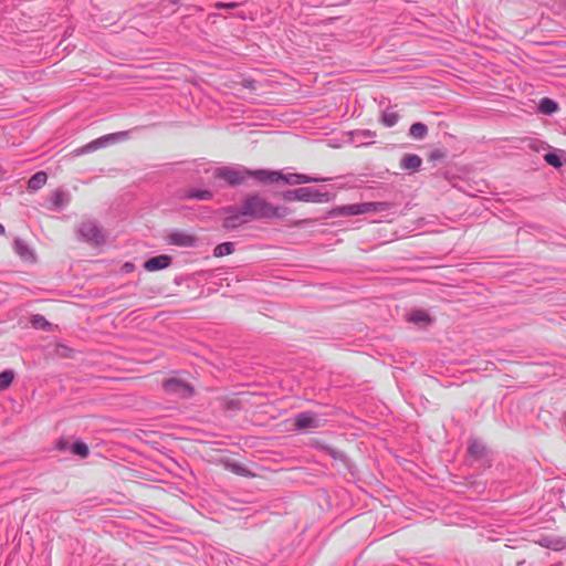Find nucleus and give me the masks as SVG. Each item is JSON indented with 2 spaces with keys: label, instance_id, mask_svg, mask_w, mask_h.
I'll return each mask as SVG.
<instances>
[{
  "label": "nucleus",
  "instance_id": "35",
  "mask_svg": "<svg viewBox=\"0 0 566 566\" xmlns=\"http://www.w3.org/2000/svg\"><path fill=\"white\" fill-rule=\"evenodd\" d=\"M6 233L4 227L0 223V235H3Z\"/></svg>",
  "mask_w": 566,
  "mask_h": 566
},
{
  "label": "nucleus",
  "instance_id": "26",
  "mask_svg": "<svg viewBox=\"0 0 566 566\" xmlns=\"http://www.w3.org/2000/svg\"><path fill=\"white\" fill-rule=\"evenodd\" d=\"M14 379L13 370L7 369L0 373V390H6Z\"/></svg>",
  "mask_w": 566,
  "mask_h": 566
},
{
  "label": "nucleus",
  "instance_id": "32",
  "mask_svg": "<svg viewBox=\"0 0 566 566\" xmlns=\"http://www.w3.org/2000/svg\"><path fill=\"white\" fill-rule=\"evenodd\" d=\"M409 321L410 322H415V323L427 322V321H429V316H428L427 313H424L422 311H416V312L410 314Z\"/></svg>",
  "mask_w": 566,
  "mask_h": 566
},
{
  "label": "nucleus",
  "instance_id": "12",
  "mask_svg": "<svg viewBox=\"0 0 566 566\" xmlns=\"http://www.w3.org/2000/svg\"><path fill=\"white\" fill-rule=\"evenodd\" d=\"M49 201H50V205H51V209H53V210H61V209L65 208L70 203L71 196L65 190L56 189L50 196Z\"/></svg>",
  "mask_w": 566,
  "mask_h": 566
},
{
  "label": "nucleus",
  "instance_id": "27",
  "mask_svg": "<svg viewBox=\"0 0 566 566\" xmlns=\"http://www.w3.org/2000/svg\"><path fill=\"white\" fill-rule=\"evenodd\" d=\"M399 116L396 112L385 111L381 115V122L386 127H392L397 124Z\"/></svg>",
  "mask_w": 566,
  "mask_h": 566
},
{
  "label": "nucleus",
  "instance_id": "1",
  "mask_svg": "<svg viewBox=\"0 0 566 566\" xmlns=\"http://www.w3.org/2000/svg\"><path fill=\"white\" fill-rule=\"evenodd\" d=\"M243 213L249 220L271 219L280 216L279 208L259 193H249L241 201Z\"/></svg>",
  "mask_w": 566,
  "mask_h": 566
},
{
  "label": "nucleus",
  "instance_id": "22",
  "mask_svg": "<svg viewBox=\"0 0 566 566\" xmlns=\"http://www.w3.org/2000/svg\"><path fill=\"white\" fill-rule=\"evenodd\" d=\"M428 134V127L423 123H415L409 128V135L415 139H423Z\"/></svg>",
  "mask_w": 566,
  "mask_h": 566
},
{
  "label": "nucleus",
  "instance_id": "3",
  "mask_svg": "<svg viewBox=\"0 0 566 566\" xmlns=\"http://www.w3.org/2000/svg\"><path fill=\"white\" fill-rule=\"evenodd\" d=\"M80 239L92 245H99L105 242L103 229L95 220H84L77 227Z\"/></svg>",
  "mask_w": 566,
  "mask_h": 566
},
{
  "label": "nucleus",
  "instance_id": "28",
  "mask_svg": "<svg viewBox=\"0 0 566 566\" xmlns=\"http://www.w3.org/2000/svg\"><path fill=\"white\" fill-rule=\"evenodd\" d=\"M72 452L81 458H86L88 455V447L83 441H76L71 447Z\"/></svg>",
  "mask_w": 566,
  "mask_h": 566
},
{
  "label": "nucleus",
  "instance_id": "30",
  "mask_svg": "<svg viewBox=\"0 0 566 566\" xmlns=\"http://www.w3.org/2000/svg\"><path fill=\"white\" fill-rule=\"evenodd\" d=\"M229 469H230L233 473H235V474H238V475H241V476H248V475H250L249 470H248L247 468H244V467H243L242 464H240V463H231V464H229Z\"/></svg>",
  "mask_w": 566,
  "mask_h": 566
},
{
  "label": "nucleus",
  "instance_id": "17",
  "mask_svg": "<svg viewBox=\"0 0 566 566\" xmlns=\"http://www.w3.org/2000/svg\"><path fill=\"white\" fill-rule=\"evenodd\" d=\"M15 253L25 261L34 260V254L29 245L22 239L14 240Z\"/></svg>",
  "mask_w": 566,
  "mask_h": 566
},
{
  "label": "nucleus",
  "instance_id": "25",
  "mask_svg": "<svg viewBox=\"0 0 566 566\" xmlns=\"http://www.w3.org/2000/svg\"><path fill=\"white\" fill-rule=\"evenodd\" d=\"M468 450L469 453L476 459H480L485 454V447L478 440H472Z\"/></svg>",
  "mask_w": 566,
  "mask_h": 566
},
{
  "label": "nucleus",
  "instance_id": "24",
  "mask_svg": "<svg viewBox=\"0 0 566 566\" xmlns=\"http://www.w3.org/2000/svg\"><path fill=\"white\" fill-rule=\"evenodd\" d=\"M233 251H234V243L223 242V243L218 244L214 248L213 255L220 258V256L229 255Z\"/></svg>",
  "mask_w": 566,
  "mask_h": 566
},
{
  "label": "nucleus",
  "instance_id": "29",
  "mask_svg": "<svg viewBox=\"0 0 566 566\" xmlns=\"http://www.w3.org/2000/svg\"><path fill=\"white\" fill-rule=\"evenodd\" d=\"M544 159L548 165H551L555 168H559L563 165L559 155L556 153L545 154Z\"/></svg>",
  "mask_w": 566,
  "mask_h": 566
},
{
  "label": "nucleus",
  "instance_id": "19",
  "mask_svg": "<svg viewBox=\"0 0 566 566\" xmlns=\"http://www.w3.org/2000/svg\"><path fill=\"white\" fill-rule=\"evenodd\" d=\"M48 180V175L44 171L35 172L28 181V189L31 191H36L41 189Z\"/></svg>",
  "mask_w": 566,
  "mask_h": 566
},
{
  "label": "nucleus",
  "instance_id": "15",
  "mask_svg": "<svg viewBox=\"0 0 566 566\" xmlns=\"http://www.w3.org/2000/svg\"><path fill=\"white\" fill-rule=\"evenodd\" d=\"M538 544L543 547L553 549V551H563L566 548V537L559 536H543Z\"/></svg>",
  "mask_w": 566,
  "mask_h": 566
},
{
  "label": "nucleus",
  "instance_id": "10",
  "mask_svg": "<svg viewBox=\"0 0 566 566\" xmlns=\"http://www.w3.org/2000/svg\"><path fill=\"white\" fill-rule=\"evenodd\" d=\"M281 171L268 170V169H249V178H254L256 181L266 184V182H277L280 181Z\"/></svg>",
  "mask_w": 566,
  "mask_h": 566
},
{
  "label": "nucleus",
  "instance_id": "34",
  "mask_svg": "<svg viewBox=\"0 0 566 566\" xmlns=\"http://www.w3.org/2000/svg\"><path fill=\"white\" fill-rule=\"evenodd\" d=\"M66 444H67V442H66V441H64V440H60V441L57 442V448H59L60 450H63V449H65V448H66Z\"/></svg>",
  "mask_w": 566,
  "mask_h": 566
},
{
  "label": "nucleus",
  "instance_id": "11",
  "mask_svg": "<svg viewBox=\"0 0 566 566\" xmlns=\"http://www.w3.org/2000/svg\"><path fill=\"white\" fill-rule=\"evenodd\" d=\"M167 241L169 244L184 247V248H190L196 244V238L191 234H188L184 231H174L171 232Z\"/></svg>",
  "mask_w": 566,
  "mask_h": 566
},
{
  "label": "nucleus",
  "instance_id": "4",
  "mask_svg": "<svg viewBox=\"0 0 566 566\" xmlns=\"http://www.w3.org/2000/svg\"><path fill=\"white\" fill-rule=\"evenodd\" d=\"M214 177L226 181L231 187H237L249 178V168L243 166L220 167L214 170Z\"/></svg>",
  "mask_w": 566,
  "mask_h": 566
},
{
  "label": "nucleus",
  "instance_id": "5",
  "mask_svg": "<svg viewBox=\"0 0 566 566\" xmlns=\"http://www.w3.org/2000/svg\"><path fill=\"white\" fill-rule=\"evenodd\" d=\"M222 213L224 214L222 227L228 231L235 230L250 221L243 213L241 205L224 207Z\"/></svg>",
  "mask_w": 566,
  "mask_h": 566
},
{
  "label": "nucleus",
  "instance_id": "6",
  "mask_svg": "<svg viewBox=\"0 0 566 566\" xmlns=\"http://www.w3.org/2000/svg\"><path fill=\"white\" fill-rule=\"evenodd\" d=\"M127 133L126 132H120V133H115V134H108V135H105V136H102L88 144H86L85 146L78 148L75 150V155H84V154H87V153H92V151H95L99 148H103L105 147L106 145H108L111 142H115V140H118L119 138L126 136Z\"/></svg>",
  "mask_w": 566,
  "mask_h": 566
},
{
  "label": "nucleus",
  "instance_id": "13",
  "mask_svg": "<svg viewBox=\"0 0 566 566\" xmlns=\"http://www.w3.org/2000/svg\"><path fill=\"white\" fill-rule=\"evenodd\" d=\"M318 419L311 412H302L295 417V427L297 430H305L318 427Z\"/></svg>",
  "mask_w": 566,
  "mask_h": 566
},
{
  "label": "nucleus",
  "instance_id": "2",
  "mask_svg": "<svg viewBox=\"0 0 566 566\" xmlns=\"http://www.w3.org/2000/svg\"><path fill=\"white\" fill-rule=\"evenodd\" d=\"M389 202H359L337 207L334 213L337 216H358L369 212H382L390 208Z\"/></svg>",
  "mask_w": 566,
  "mask_h": 566
},
{
  "label": "nucleus",
  "instance_id": "16",
  "mask_svg": "<svg viewBox=\"0 0 566 566\" xmlns=\"http://www.w3.org/2000/svg\"><path fill=\"white\" fill-rule=\"evenodd\" d=\"M421 165V157L415 154L405 155L400 160V168L403 170L418 171Z\"/></svg>",
  "mask_w": 566,
  "mask_h": 566
},
{
  "label": "nucleus",
  "instance_id": "8",
  "mask_svg": "<svg viewBox=\"0 0 566 566\" xmlns=\"http://www.w3.org/2000/svg\"><path fill=\"white\" fill-rule=\"evenodd\" d=\"M164 389L169 394L178 395L182 398H188L192 395V388L185 381L170 378L164 382Z\"/></svg>",
  "mask_w": 566,
  "mask_h": 566
},
{
  "label": "nucleus",
  "instance_id": "7",
  "mask_svg": "<svg viewBox=\"0 0 566 566\" xmlns=\"http://www.w3.org/2000/svg\"><path fill=\"white\" fill-rule=\"evenodd\" d=\"M331 200V193L327 191H321L316 188L301 187L300 188V201L303 202H328Z\"/></svg>",
  "mask_w": 566,
  "mask_h": 566
},
{
  "label": "nucleus",
  "instance_id": "21",
  "mask_svg": "<svg viewBox=\"0 0 566 566\" xmlns=\"http://www.w3.org/2000/svg\"><path fill=\"white\" fill-rule=\"evenodd\" d=\"M538 109L542 114L552 115L558 109V104L552 98L544 97L539 101Z\"/></svg>",
  "mask_w": 566,
  "mask_h": 566
},
{
  "label": "nucleus",
  "instance_id": "23",
  "mask_svg": "<svg viewBox=\"0 0 566 566\" xmlns=\"http://www.w3.org/2000/svg\"><path fill=\"white\" fill-rule=\"evenodd\" d=\"M30 322L36 329L49 331L51 328V323L40 314L32 315Z\"/></svg>",
  "mask_w": 566,
  "mask_h": 566
},
{
  "label": "nucleus",
  "instance_id": "31",
  "mask_svg": "<svg viewBox=\"0 0 566 566\" xmlns=\"http://www.w3.org/2000/svg\"><path fill=\"white\" fill-rule=\"evenodd\" d=\"M282 198L285 201H300V188L284 191Z\"/></svg>",
  "mask_w": 566,
  "mask_h": 566
},
{
  "label": "nucleus",
  "instance_id": "33",
  "mask_svg": "<svg viewBox=\"0 0 566 566\" xmlns=\"http://www.w3.org/2000/svg\"><path fill=\"white\" fill-rule=\"evenodd\" d=\"M238 6L239 4L237 2H228V3H226V2H217L214 7L217 9H234Z\"/></svg>",
  "mask_w": 566,
  "mask_h": 566
},
{
  "label": "nucleus",
  "instance_id": "20",
  "mask_svg": "<svg viewBox=\"0 0 566 566\" xmlns=\"http://www.w3.org/2000/svg\"><path fill=\"white\" fill-rule=\"evenodd\" d=\"M375 136L376 134L368 129L356 130L353 133L354 142L359 145H369L370 143H373Z\"/></svg>",
  "mask_w": 566,
  "mask_h": 566
},
{
  "label": "nucleus",
  "instance_id": "9",
  "mask_svg": "<svg viewBox=\"0 0 566 566\" xmlns=\"http://www.w3.org/2000/svg\"><path fill=\"white\" fill-rule=\"evenodd\" d=\"M280 180L289 184V185H301V184H312V182H322L326 181V178L321 177H312L304 174H282Z\"/></svg>",
  "mask_w": 566,
  "mask_h": 566
},
{
  "label": "nucleus",
  "instance_id": "18",
  "mask_svg": "<svg viewBox=\"0 0 566 566\" xmlns=\"http://www.w3.org/2000/svg\"><path fill=\"white\" fill-rule=\"evenodd\" d=\"M213 193L208 189H189L185 192L184 198L208 201L212 199Z\"/></svg>",
  "mask_w": 566,
  "mask_h": 566
},
{
  "label": "nucleus",
  "instance_id": "14",
  "mask_svg": "<svg viewBox=\"0 0 566 566\" xmlns=\"http://www.w3.org/2000/svg\"><path fill=\"white\" fill-rule=\"evenodd\" d=\"M170 263H171V256L161 254V255H157V256H154V258H150L149 260H147L144 263V268H145V270L153 272V271L166 269L170 265Z\"/></svg>",
  "mask_w": 566,
  "mask_h": 566
}]
</instances>
